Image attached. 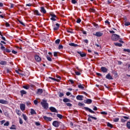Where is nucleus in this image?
<instances>
[{
  "instance_id": "f257e3e1",
  "label": "nucleus",
  "mask_w": 130,
  "mask_h": 130,
  "mask_svg": "<svg viewBox=\"0 0 130 130\" xmlns=\"http://www.w3.org/2000/svg\"><path fill=\"white\" fill-rule=\"evenodd\" d=\"M41 105H42V107H43L44 109L47 110L48 109L49 105L47 103V101L45 100H43L41 102Z\"/></svg>"
},
{
  "instance_id": "f03ea898",
  "label": "nucleus",
  "mask_w": 130,
  "mask_h": 130,
  "mask_svg": "<svg viewBox=\"0 0 130 130\" xmlns=\"http://www.w3.org/2000/svg\"><path fill=\"white\" fill-rule=\"evenodd\" d=\"M119 39V36L116 34H113L111 37L112 41H117Z\"/></svg>"
},
{
  "instance_id": "7ed1b4c3",
  "label": "nucleus",
  "mask_w": 130,
  "mask_h": 130,
  "mask_svg": "<svg viewBox=\"0 0 130 130\" xmlns=\"http://www.w3.org/2000/svg\"><path fill=\"white\" fill-rule=\"evenodd\" d=\"M35 59L37 62H41V61L42 59H41V57L39 56L38 55H35L34 56Z\"/></svg>"
},
{
  "instance_id": "20e7f679",
  "label": "nucleus",
  "mask_w": 130,
  "mask_h": 130,
  "mask_svg": "<svg viewBox=\"0 0 130 130\" xmlns=\"http://www.w3.org/2000/svg\"><path fill=\"white\" fill-rule=\"evenodd\" d=\"M88 119L87 120L88 121H89L90 122H92V119H91V118H92V119H94V120H97V118L93 117V116L91 115H88Z\"/></svg>"
},
{
  "instance_id": "39448f33",
  "label": "nucleus",
  "mask_w": 130,
  "mask_h": 130,
  "mask_svg": "<svg viewBox=\"0 0 130 130\" xmlns=\"http://www.w3.org/2000/svg\"><path fill=\"white\" fill-rule=\"evenodd\" d=\"M59 122L57 121H54L52 123V125L55 127H58L59 126Z\"/></svg>"
},
{
  "instance_id": "423d86ee",
  "label": "nucleus",
  "mask_w": 130,
  "mask_h": 130,
  "mask_svg": "<svg viewBox=\"0 0 130 130\" xmlns=\"http://www.w3.org/2000/svg\"><path fill=\"white\" fill-rule=\"evenodd\" d=\"M77 52L78 54H80L81 57H85L87 55V54L86 53H84V52L77 51Z\"/></svg>"
},
{
  "instance_id": "0eeeda50",
  "label": "nucleus",
  "mask_w": 130,
  "mask_h": 130,
  "mask_svg": "<svg viewBox=\"0 0 130 130\" xmlns=\"http://www.w3.org/2000/svg\"><path fill=\"white\" fill-rule=\"evenodd\" d=\"M84 109H85V111H89V112H90V113L95 114V112H94V111L92 110L91 109L88 107H84Z\"/></svg>"
},
{
  "instance_id": "6e6552de",
  "label": "nucleus",
  "mask_w": 130,
  "mask_h": 130,
  "mask_svg": "<svg viewBox=\"0 0 130 130\" xmlns=\"http://www.w3.org/2000/svg\"><path fill=\"white\" fill-rule=\"evenodd\" d=\"M95 36H96V37H101L103 35V32L101 31H97L95 32V34H94Z\"/></svg>"
},
{
  "instance_id": "1a4fd4ad",
  "label": "nucleus",
  "mask_w": 130,
  "mask_h": 130,
  "mask_svg": "<svg viewBox=\"0 0 130 130\" xmlns=\"http://www.w3.org/2000/svg\"><path fill=\"white\" fill-rule=\"evenodd\" d=\"M101 71H102L103 73H107V72H108V69L106 67H102L101 68Z\"/></svg>"
},
{
  "instance_id": "9d476101",
  "label": "nucleus",
  "mask_w": 130,
  "mask_h": 130,
  "mask_svg": "<svg viewBox=\"0 0 130 130\" xmlns=\"http://www.w3.org/2000/svg\"><path fill=\"white\" fill-rule=\"evenodd\" d=\"M60 25L58 23H56V24L54 25V27L53 28L54 31H57L58 29H59Z\"/></svg>"
},
{
  "instance_id": "9b49d317",
  "label": "nucleus",
  "mask_w": 130,
  "mask_h": 130,
  "mask_svg": "<svg viewBox=\"0 0 130 130\" xmlns=\"http://www.w3.org/2000/svg\"><path fill=\"white\" fill-rule=\"evenodd\" d=\"M83 98H84V96L82 95H78L76 96L77 100H79V101H83Z\"/></svg>"
},
{
  "instance_id": "f8f14e48",
  "label": "nucleus",
  "mask_w": 130,
  "mask_h": 130,
  "mask_svg": "<svg viewBox=\"0 0 130 130\" xmlns=\"http://www.w3.org/2000/svg\"><path fill=\"white\" fill-rule=\"evenodd\" d=\"M49 109L51 111V112H55L56 113L58 112H57V110H56V109H55V108L53 107H50Z\"/></svg>"
},
{
  "instance_id": "ddd939ff",
  "label": "nucleus",
  "mask_w": 130,
  "mask_h": 130,
  "mask_svg": "<svg viewBox=\"0 0 130 130\" xmlns=\"http://www.w3.org/2000/svg\"><path fill=\"white\" fill-rule=\"evenodd\" d=\"M43 118L44 119H45V120H46L47 121H51V120H52V118L47 117L46 116H44L43 117Z\"/></svg>"
},
{
  "instance_id": "4468645a",
  "label": "nucleus",
  "mask_w": 130,
  "mask_h": 130,
  "mask_svg": "<svg viewBox=\"0 0 130 130\" xmlns=\"http://www.w3.org/2000/svg\"><path fill=\"white\" fill-rule=\"evenodd\" d=\"M20 108L22 111H24L26 108V106H25V104H22L20 105Z\"/></svg>"
},
{
  "instance_id": "2eb2a0df",
  "label": "nucleus",
  "mask_w": 130,
  "mask_h": 130,
  "mask_svg": "<svg viewBox=\"0 0 130 130\" xmlns=\"http://www.w3.org/2000/svg\"><path fill=\"white\" fill-rule=\"evenodd\" d=\"M106 78L108 80H113V78L111 75H110V73H108L106 76Z\"/></svg>"
},
{
  "instance_id": "dca6fc26",
  "label": "nucleus",
  "mask_w": 130,
  "mask_h": 130,
  "mask_svg": "<svg viewBox=\"0 0 130 130\" xmlns=\"http://www.w3.org/2000/svg\"><path fill=\"white\" fill-rule=\"evenodd\" d=\"M40 9L41 13H42L43 14H46V10H45V8H44V7H41Z\"/></svg>"
},
{
  "instance_id": "f3484780",
  "label": "nucleus",
  "mask_w": 130,
  "mask_h": 130,
  "mask_svg": "<svg viewBox=\"0 0 130 130\" xmlns=\"http://www.w3.org/2000/svg\"><path fill=\"white\" fill-rule=\"evenodd\" d=\"M84 103H85V104H91V103H92V100L88 99L84 101Z\"/></svg>"
},
{
  "instance_id": "a211bd4d",
  "label": "nucleus",
  "mask_w": 130,
  "mask_h": 130,
  "mask_svg": "<svg viewBox=\"0 0 130 130\" xmlns=\"http://www.w3.org/2000/svg\"><path fill=\"white\" fill-rule=\"evenodd\" d=\"M42 93H43V89H41V88H39L38 89L37 91V94H39V95L42 94Z\"/></svg>"
},
{
  "instance_id": "6ab92c4d",
  "label": "nucleus",
  "mask_w": 130,
  "mask_h": 130,
  "mask_svg": "<svg viewBox=\"0 0 130 130\" xmlns=\"http://www.w3.org/2000/svg\"><path fill=\"white\" fill-rule=\"evenodd\" d=\"M20 94H21V97H23L24 95H26L27 94V91L24 90H22L20 91Z\"/></svg>"
},
{
  "instance_id": "aec40b11",
  "label": "nucleus",
  "mask_w": 130,
  "mask_h": 130,
  "mask_svg": "<svg viewBox=\"0 0 130 130\" xmlns=\"http://www.w3.org/2000/svg\"><path fill=\"white\" fill-rule=\"evenodd\" d=\"M8 101L5 100H0V104H8Z\"/></svg>"
},
{
  "instance_id": "412c9836",
  "label": "nucleus",
  "mask_w": 130,
  "mask_h": 130,
  "mask_svg": "<svg viewBox=\"0 0 130 130\" xmlns=\"http://www.w3.org/2000/svg\"><path fill=\"white\" fill-rule=\"evenodd\" d=\"M34 13L35 15H37V16H41V14L39 13V11H38V10H34Z\"/></svg>"
},
{
  "instance_id": "4be33fe9",
  "label": "nucleus",
  "mask_w": 130,
  "mask_h": 130,
  "mask_svg": "<svg viewBox=\"0 0 130 130\" xmlns=\"http://www.w3.org/2000/svg\"><path fill=\"white\" fill-rule=\"evenodd\" d=\"M7 63H8V62H7V61L5 60H2L0 62V64H1V66H6Z\"/></svg>"
},
{
  "instance_id": "5701e85b",
  "label": "nucleus",
  "mask_w": 130,
  "mask_h": 130,
  "mask_svg": "<svg viewBox=\"0 0 130 130\" xmlns=\"http://www.w3.org/2000/svg\"><path fill=\"white\" fill-rule=\"evenodd\" d=\"M84 86H85V85L80 84L78 85V88H79V89H81V90H84Z\"/></svg>"
},
{
  "instance_id": "b1692460",
  "label": "nucleus",
  "mask_w": 130,
  "mask_h": 130,
  "mask_svg": "<svg viewBox=\"0 0 130 130\" xmlns=\"http://www.w3.org/2000/svg\"><path fill=\"white\" fill-rule=\"evenodd\" d=\"M63 101L64 102V103H67L68 102H71V100L68 98H64L63 99Z\"/></svg>"
},
{
  "instance_id": "393cba45",
  "label": "nucleus",
  "mask_w": 130,
  "mask_h": 130,
  "mask_svg": "<svg viewBox=\"0 0 130 130\" xmlns=\"http://www.w3.org/2000/svg\"><path fill=\"white\" fill-rule=\"evenodd\" d=\"M114 44L115 46H118L119 47H121V46H122V44L119 43H114Z\"/></svg>"
},
{
  "instance_id": "a878e982",
  "label": "nucleus",
  "mask_w": 130,
  "mask_h": 130,
  "mask_svg": "<svg viewBox=\"0 0 130 130\" xmlns=\"http://www.w3.org/2000/svg\"><path fill=\"white\" fill-rule=\"evenodd\" d=\"M30 114L33 115V114H36V111L34 110L33 109H30Z\"/></svg>"
},
{
  "instance_id": "bb28decb",
  "label": "nucleus",
  "mask_w": 130,
  "mask_h": 130,
  "mask_svg": "<svg viewBox=\"0 0 130 130\" xmlns=\"http://www.w3.org/2000/svg\"><path fill=\"white\" fill-rule=\"evenodd\" d=\"M69 45L70 46H73L74 47H77V46H78V44H75L74 43H70Z\"/></svg>"
},
{
  "instance_id": "cd10ccee",
  "label": "nucleus",
  "mask_w": 130,
  "mask_h": 130,
  "mask_svg": "<svg viewBox=\"0 0 130 130\" xmlns=\"http://www.w3.org/2000/svg\"><path fill=\"white\" fill-rule=\"evenodd\" d=\"M10 129H17L15 125H12V126L10 127Z\"/></svg>"
},
{
  "instance_id": "c85d7f7f",
  "label": "nucleus",
  "mask_w": 130,
  "mask_h": 130,
  "mask_svg": "<svg viewBox=\"0 0 130 130\" xmlns=\"http://www.w3.org/2000/svg\"><path fill=\"white\" fill-rule=\"evenodd\" d=\"M107 126H108L109 127H111V128H112V127H113V125H112V124L109 122H107Z\"/></svg>"
},
{
  "instance_id": "c756f323",
  "label": "nucleus",
  "mask_w": 130,
  "mask_h": 130,
  "mask_svg": "<svg viewBox=\"0 0 130 130\" xmlns=\"http://www.w3.org/2000/svg\"><path fill=\"white\" fill-rule=\"evenodd\" d=\"M22 116H23V118L24 120L27 121V120L28 119V117H27V116H26V115L23 114H22Z\"/></svg>"
},
{
  "instance_id": "7c9ffc66",
  "label": "nucleus",
  "mask_w": 130,
  "mask_h": 130,
  "mask_svg": "<svg viewBox=\"0 0 130 130\" xmlns=\"http://www.w3.org/2000/svg\"><path fill=\"white\" fill-rule=\"evenodd\" d=\"M126 126L128 129H130V122L128 121L126 123Z\"/></svg>"
},
{
  "instance_id": "2f4dec72",
  "label": "nucleus",
  "mask_w": 130,
  "mask_h": 130,
  "mask_svg": "<svg viewBox=\"0 0 130 130\" xmlns=\"http://www.w3.org/2000/svg\"><path fill=\"white\" fill-rule=\"evenodd\" d=\"M50 16H51V18H56V15L52 12L50 14Z\"/></svg>"
},
{
  "instance_id": "473e14b6",
  "label": "nucleus",
  "mask_w": 130,
  "mask_h": 130,
  "mask_svg": "<svg viewBox=\"0 0 130 130\" xmlns=\"http://www.w3.org/2000/svg\"><path fill=\"white\" fill-rule=\"evenodd\" d=\"M22 87L23 89H25V90H29V85H23Z\"/></svg>"
},
{
  "instance_id": "72a5a7b5",
  "label": "nucleus",
  "mask_w": 130,
  "mask_h": 130,
  "mask_svg": "<svg viewBox=\"0 0 130 130\" xmlns=\"http://www.w3.org/2000/svg\"><path fill=\"white\" fill-rule=\"evenodd\" d=\"M46 58L48 61H52V59H51V57H49L48 55L46 56Z\"/></svg>"
},
{
  "instance_id": "f704fd0d",
  "label": "nucleus",
  "mask_w": 130,
  "mask_h": 130,
  "mask_svg": "<svg viewBox=\"0 0 130 130\" xmlns=\"http://www.w3.org/2000/svg\"><path fill=\"white\" fill-rule=\"evenodd\" d=\"M92 25L94 26V27H95V28H99V25H98V24L95 22H93Z\"/></svg>"
},
{
  "instance_id": "c9c22d12",
  "label": "nucleus",
  "mask_w": 130,
  "mask_h": 130,
  "mask_svg": "<svg viewBox=\"0 0 130 130\" xmlns=\"http://www.w3.org/2000/svg\"><path fill=\"white\" fill-rule=\"evenodd\" d=\"M114 122H118L119 121V118H115L113 119Z\"/></svg>"
},
{
  "instance_id": "e433bc0d",
  "label": "nucleus",
  "mask_w": 130,
  "mask_h": 130,
  "mask_svg": "<svg viewBox=\"0 0 130 130\" xmlns=\"http://www.w3.org/2000/svg\"><path fill=\"white\" fill-rule=\"evenodd\" d=\"M113 74H114V78H117L118 77V74H117V72L116 71H115L114 73H113Z\"/></svg>"
},
{
  "instance_id": "4c0bfd02",
  "label": "nucleus",
  "mask_w": 130,
  "mask_h": 130,
  "mask_svg": "<svg viewBox=\"0 0 130 130\" xmlns=\"http://www.w3.org/2000/svg\"><path fill=\"white\" fill-rule=\"evenodd\" d=\"M16 113L17 115H19V116H21V111L20 110H16Z\"/></svg>"
},
{
  "instance_id": "58836bf2",
  "label": "nucleus",
  "mask_w": 130,
  "mask_h": 130,
  "mask_svg": "<svg viewBox=\"0 0 130 130\" xmlns=\"http://www.w3.org/2000/svg\"><path fill=\"white\" fill-rule=\"evenodd\" d=\"M4 126H9L10 125V122L7 121L4 124Z\"/></svg>"
},
{
  "instance_id": "ea45409f",
  "label": "nucleus",
  "mask_w": 130,
  "mask_h": 130,
  "mask_svg": "<svg viewBox=\"0 0 130 130\" xmlns=\"http://www.w3.org/2000/svg\"><path fill=\"white\" fill-rule=\"evenodd\" d=\"M57 117H58V118H59L60 119H61L62 118V116L60 114H57Z\"/></svg>"
},
{
  "instance_id": "a19ab883",
  "label": "nucleus",
  "mask_w": 130,
  "mask_h": 130,
  "mask_svg": "<svg viewBox=\"0 0 130 130\" xmlns=\"http://www.w3.org/2000/svg\"><path fill=\"white\" fill-rule=\"evenodd\" d=\"M4 52H7L8 53H10V52H11V50H10V49L6 48Z\"/></svg>"
},
{
  "instance_id": "79ce46f5",
  "label": "nucleus",
  "mask_w": 130,
  "mask_h": 130,
  "mask_svg": "<svg viewBox=\"0 0 130 130\" xmlns=\"http://www.w3.org/2000/svg\"><path fill=\"white\" fill-rule=\"evenodd\" d=\"M123 51L124 52H128L129 53H130V49H124Z\"/></svg>"
},
{
  "instance_id": "37998d69",
  "label": "nucleus",
  "mask_w": 130,
  "mask_h": 130,
  "mask_svg": "<svg viewBox=\"0 0 130 130\" xmlns=\"http://www.w3.org/2000/svg\"><path fill=\"white\" fill-rule=\"evenodd\" d=\"M60 42V40L58 39H57L55 41V44H59V43Z\"/></svg>"
},
{
  "instance_id": "c03bdc74",
  "label": "nucleus",
  "mask_w": 130,
  "mask_h": 130,
  "mask_svg": "<svg viewBox=\"0 0 130 130\" xmlns=\"http://www.w3.org/2000/svg\"><path fill=\"white\" fill-rule=\"evenodd\" d=\"M123 118H124L126 120L127 119H129V116H123L122 117Z\"/></svg>"
},
{
  "instance_id": "a18cd8bd",
  "label": "nucleus",
  "mask_w": 130,
  "mask_h": 130,
  "mask_svg": "<svg viewBox=\"0 0 130 130\" xmlns=\"http://www.w3.org/2000/svg\"><path fill=\"white\" fill-rule=\"evenodd\" d=\"M100 113H101V114H102L103 115H107V112H106L105 111L101 112Z\"/></svg>"
},
{
  "instance_id": "49530a36",
  "label": "nucleus",
  "mask_w": 130,
  "mask_h": 130,
  "mask_svg": "<svg viewBox=\"0 0 130 130\" xmlns=\"http://www.w3.org/2000/svg\"><path fill=\"white\" fill-rule=\"evenodd\" d=\"M16 74H18V75H21L22 76V77H23V76H24V74H22V73H20V72H19V71L18 70H16L15 71Z\"/></svg>"
},
{
  "instance_id": "de8ad7c7",
  "label": "nucleus",
  "mask_w": 130,
  "mask_h": 130,
  "mask_svg": "<svg viewBox=\"0 0 130 130\" xmlns=\"http://www.w3.org/2000/svg\"><path fill=\"white\" fill-rule=\"evenodd\" d=\"M120 120H121V122H123V123L126 122V119H125L124 118H121Z\"/></svg>"
},
{
  "instance_id": "09e8293b",
  "label": "nucleus",
  "mask_w": 130,
  "mask_h": 130,
  "mask_svg": "<svg viewBox=\"0 0 130 130\" xmlns=\"http://www.w3.org/2000/svg\"><path fill=\"white\" fill-rule=\"evenodd\" d=\"M66 104L67 106H68L69 107H72V104H71L70 103H66Z\"/></svg>"
},
{
  "instance_id": "8fccbe9b",
  "label": "nucleus",
  "mask_w": 130,
  "mask_h": 130,
  "mask_svg": "<svg viewBox=\"0 0 130 130\" xmlns=\"http://www.w3.org/2000/svg\"><path fill=\"white\" fill-rule=\"evenodd\" d=\"M63 93L62 92H60L59 94V97H60V98H61V97L63 96Z\"/></svg>"
},
{
  "instance_id": "3c124183",
  "label": "nucleus",
  "mask_w": 130,
  "mask_h": 130,
  "mask_svg": "<svg viewBox=\"0 0 130 130\" xmlns=\"http://www.w3.org/2000/svg\"><path fill=\"white\" fill-rule=\"evenodd\" d=\"M78 106H85V104L84 103H79Z\"/></svg>"
},
{
  "instance_id": "603ef678",
  "label": "nucleus",
  "mask_w": 130,
  "mask_h": 130,
  "mask_svg": "<svg viewBox=\"0 0 130 130\" xmlns=\"http://www.w3.org/2000/svg\"><path fill=\"white\" fill-rule=\"evenodd\" d=\"M76 76H81V73L80 72H75Z\"/></svg>"
},
{
  "instance_id": "864d4df0",
  "label": "nucleus",
  "mask_w": 130,
  "mask_h": 130,
  "mask_svg": "<svg viewBox=\"0 0 130 130\" xmlns=\"http://www.w3.org/2000/svg\"><path fill=\"white\" fill-rule=\"evenodd\" d=\"M89 11L91 13H94L95 12V9H94L93 8H90Z\"/></svg>"
},
{
  "instance_id": "5fc2aeb1",
  "label": "nucleus",
  "mask_w": 130,
  "mask_h": 130,
  "mask_svg": "<svg viewBox=\"0 0 130 130\" xmlns=\"http://www.w3.org/2000/svg\"><path fill=\"white\" fill-rule=\"evenodd\" d=\"M125 26H130V22H126L124 24Z\"/></svg>"
},
{
  "instance_id": "6e6d98bb",
  "label": "nucleus",
  "mask_w": 130,
  "mask_h": 130,
  "mask_svg": "<svg viewBox=\"0 0 130 130\" xmlns=\"http://www.w3.org/2000/svg\"><path fill=\"white\" fill-rule=\"evenodd\" d=\"M1 50H4V51L5 52V51L6 50V47H5V46H1Z\"/></svg>"
},
{
  "instance_id": "4d7b16f0",
  "label": "nucleus",
  "mask_w": 130,
  "mask_h": 130,
  "mask_svg": "<svg viewBox=\"0 0 130 130\" xmlns=\"http://www.w3.org/2000/svg\"><path fill=\"white\" fill-rule=\"evenodd\" d=\"M82 20H81V18H79L77 19L76 22L78 23V24H79V23H81Z\"/></svg>"
},
{
  "instance_id": "13d9d810",
  "label": "nucleus",
  "mask_w": 130,
  "mask_h": 130,
  "mask_svg": "<svg viewBox=\"0 0 130 130\" xmlns=\"http://www.w3.org/2000/svg\"><path fill=\"white\" fill-rule=\"evenodd\" d=\"M63 48V46L62 45H59L58 47V49H62Z\"/></svg>"
},
{
  "instance_id": "bf43d9fd",
  "label": "nucleus",
  "mask_w": 130,
  "mask_h": 130,
  "mask_svg": "<svg viewBox=\"0 0 130 130\" xmlns=\"http://www.w3.org/2000/svg\"><path fill=\"white\" fill-rule=\"evenodd\" d=\"M19 123L20 124H23V120L21 118H19Z\"/></svg>"
},
{
  "instance_id": "052dcab7",
  "label": "nucleus",
  "mask_w": 130,
  "mask_h": 130,
  "mask_svg": "<svg viewBox=\"0 0 130 130\" xmlns=\"http://www.w3.org/2000/svg\"><path fill=\"white\" fill-rule=\"evenodd\" d=\"M34 104H35V105H37V104H38V101H37V100H35L34 101Z\"/></svg>"
},
{
  "instance_id": "680f3d73",
  "label": "nucleus",
  "mask_w": 130,
  "mask_h": 130,
  "mask_svg": "<svg viewBox=\"0 0 130 130\" xmlns=\"http://www.w3.org/2000/svg\"><path fill=\"white\" fill-rule=\"evenodd\" d=\"M6 72L7 73H8L9 74H10V73H11V69L7 68L6 70Z\"/></svg>"
},
{
  "instance_id": "e2e57ef3",
  "label": "nucleus",
  "mask_w": 130,
  "mask_h": 130,
  "mask_svg": "<svg viewBox=\"0 0 130 130\" xmlns=\"http://www.w3.org/2000/svg\"><path fill=\"white\" fill-rule=\"evenodd\" d=\"M35 124H36V125H37V126H39V125H40V122H35Z\"/></svg>"
},
{
  "instance_id": "0e129e2a",
  "label": "nucleus",
  "mask_w": 130,
  "mask_h": 130,
  "mask_svg": "<svg viewBox=\"0 0 130 130\" xmlns=\"http://www.w3.org/2000/svg\"><path fill=\"white\" fill-rule=\"evenodd\" d=\"M105 24H107L108 25H110V22H109L108 20H106L105 21Z\"/></svg>"
},
{
  "instance_id": "69168bd1",
  "label": "nucleus",
  "mask_w": 130,
  "mask_h": 130,
  "mask_svg": "<svg viewBox=\"0 0 130 130\" xmlns=\"http://www.w3.org/2000/svg\"><path fill=\"white\" fill-rule=\"evenodd\" d=\"M12 53H13V54H17V53H18V52L13 50L12 51Z\"/></svg>"
},
{
  "instance_id": "338daca9",
  "label": "nucleus",
  "mask_w": 130,
  "mask_h": 130,
  "mask_svg": "<svg viewBox=\"0 0 130 130\" xmlns=\"http://www.w3.org/2000/svg\"><path fill=\"white\" fill-rule=\"evenodd\" d=\"M72 4H73L74 5L77 4V1H71Z\"/></svg>"
},
{
  "instance_id": "774afa93",
  "label": "nucleus",
  "mask_w": 130,
  "mask_h": 130,
  "mask_svg": "<svg viewBox=\"0 0 130 130\" xmlns=\"http://www.w3.org/2000/svg\"><path fill=\"white\" fill-rule=\"evenodd\" d=\"M5 25H6V27H10V25L9 24V23L8 22H6Z\"/></svg>"
}]
</instances>
